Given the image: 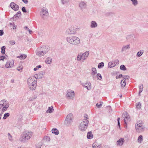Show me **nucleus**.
I'll return each instance as SVG.
<instances>
[{"label":"nucleus","mask_w":148,"mask_h":148,"mask_svg":"<svg viewBox=\"0 0 148 148\" xmlns=\"http://www.w3.org/2000/svg\"><path fill=\"white\" fill-rule=\"evenodd\" d=\"M34 76L29 77L27 80V84L29 89L31 90H35L37 86V80Z\"/></svg>","instance_id":"nucleus-1"},{"label":"nucleus","mask_w":148,"mask_h":148,"mask_svg":"<svg viewBox=\"0 0 148 148\" xmlns=\"http://www.w3.org/2000/svg\"><path fill=\"white\" fill-rule=\"evenodd\" d=\"M49 47L47 46H44L37 49L36 55L39 57L45 55L48 51Z\"/></svg>","instance_id":"nucleus-2"},{"label":"nucleus","mask_w":148,"mask_h":148,"mask_svg":"<svg viewBox=\"0 0 148 148\" xmlns=\"http://www.w3.org/2000/svg\"><path fill=\"white\" fill-rule=\"evenodd\" d=\"M67 41L70 44L76 45L80 43L79 38L75 36L68 37L66 38Z\"/></svg>","instance_id":"nucleus-3"},{"label":"nucleus","mask_w":148,"mask_h":148,"mask_svg":"<svg viewBox=\"0 0 148 148\" xmlns=\"http://www.w3.org/2000/svg\"><path fill=\"white\" fill-rule=\"evenodd\" d=\"M135 128L136 132L138 133L143 132L145 128L143 123L142 122L137 123L135 125Z\"/></svg>","instance_id":"nucleus-4"},{"label":"nucleus","mask_w":148,"mask_h":148,"mask_svg":"<svg viewBox=\"0 0 148 148\" xmlns=\"http://www.w3.org/2000/svg\"><path fill=\"white\" fill-rule=\"evenodd\" d=\"M32 136V133L29 132H24L21 135V140L22 142H25L26 140L29 139Z\"/></svg>","instance_id":"nucleus-5"},{"label":"nucleus","mask_w":148,"mask_h":148,"mask_svg":"<svg viewBox=\"0 0 148 148\" xmlns=\"http://www.w3.org/2000/svg\"><path fill=\"white\" fill-rule=\"evenodd\" d=\"M75 95L74 91L70 89L68 90L66 92V97L69 99H73Z\"/></svg>","instance_id":"nucleus-6"},{"label":"nucleus","mask_w":148,"mask_h":148,"mask_svg":"<svg viewBox=\"0 0 148 148\" xmlns=\"http://www.w3.org/2000/svg\"><path fill=\"white\" fill-rule=\"evenodd\" d=\"M123 116L124 119L125 123L127 124V123L130 120V118L128 114L126 112H125L123 114Z\"/></svg>","instance_id":"nucleus-7"},{"label":"nucleus","mask_w":148,"mask_h":148,"mask_svg":"<svg viewBox=\"0 0 148 148\" xmlns=\"http://www.w3.org/2000/svg\"><path fill=\"white\" fill-rule=\"evenodd\" d=\"M87 4L86 2L84 1H81L79 2V6L80 9L83 10L84 9L86 8Z\"/></svg>","instance_id":"nucleus-8"},{"label":"nucleus","mask_w":148,"mask_h":148,"mask_svg":"<svg viewBox=\"0 0 148 148\" xmlns=\"http://www.w3.org/2000/svg\"><path fill=\"white\" fill-rule=\"evenodd\" d=\"M42 16L44 18V16H47L49 15V13L48 11V10L47 8L45 7H43L42 9Z\"/></svg>","instance_id":"nucleus-9"},{"label":"nucleus","mask_w":148,"mask_h":148,"mask_svg":"<svg viewBox=\"0 0 148 148\" xmlns=\"http://www.w3.org/2000/svg\"><path fill=\"white\" fill-rule=\"evenodd\" d=\"M84 119L83 120L81 123L88 126L89 123V121L87 120L88 119V116L86 114H84Z\"/></svg>","instance_id":"nucleus-10"},{"label":"nucleus","mask_w":148,"mask_h":148,"mask_svg":"<svg viewBox=\"0 0 148 148\" xmlns=\"http://www.w3.org/2000/svg\"><path fill=\"white\" fill-rule=\"evenodd\" d=\"M10 6L11 8L15 11H17L19 9V7L18 5L14 2L11 3Z\"/></svg>","instance_id":"nucleus-11"},{"label":"nucleus","mask_w":148,"mask_h":148,"mask_svg":"<svg viewBox=\"0 0 148 148\" xmlns=\"http://www.w3.org/2000/svg\"><path fill=\"white\" fill-rule=\"evenodd\" d=\"M75 32V30L73 27H71L66 30V34H74Z\"/></svg>","instance_id":"nucleus-12"},{"label":"nucleus","mask_w":148,"mask_h":148,"mask_svg":"<svg viewBox=\"0 0 148 148\" xmlns=\"http://www.w3.org/2000/svg\"><path fill=\"white\" fill-rule=\"evenodd\" d=\"M14 64V62L13 60L8 61L6 63L5 66L7 68H11L12 67Z\"/></svg>","instance_id":"nucleus-13"},{"label":"nucleus","mask_w":148,"mask_h":148,"mask_svg":"<svg viewBox=\"0 0 148 148\" xmlns=\"http://www.w3.org/2000/svg\"><path fill=\"white\" fill-rule=\"evenodd\" d=\"M82 85L85 88H86L88 90H90L91 88V85L89 82H87L85 84H83Z\"/></svg>","instance_id":"nucleus-14"},{"label":"nucleus","mask_w":148,"mask_h":148,"mask_svg":"<svg viewBox=\"0 0 148 148\" xmlns=\"http://www.w3.org/2000/svg\"><path fill=\"white\" fill-rule=\"evenodd\" d=\"M87 125H85L83 124L80 123L79 127L80 130L82 131H84L87 129Z\"/></svg>","instance_id":"nucleus-15"},{"label":"nucleus","mask_w":148,"mask_h":148,"mask_svg":"<svg viewBox=\"0 0 148 148\" xmlns=\"http://www.w3.org/2000/svg\"><path fill=\"white\" fill-rule=\"evenodd\" d=\"M125 142V140L123 138H121L119 139L116 142V144L117 145L122 146Z\"/></svg>","instance_id":"nucleus-16"},{"label":"nucleus","mask_w":148,"mask_h":148,"mask_svg":"<svg viewBox=\"0 0 148 148\" xmlns=\"http://www.w3.org/2000/svg\"><path fill=\"white\" fill-rule=\"evenodd\" d=\"M44 74V73L43 71H40L38 73L36 74V76H34V77L36 79H39L40 78H41L43 76Z\"/></svg>","instance_id":"nucleus-17"},{"label":"nucleus","mask_w":148,"mask_h":148,"mask_svg":"<svg viewBox=\"0 0 148 148\" xmlns=\"http://www.w3.org/2000/svg\"><path fill=\"white\" fill-rule=\"evenodd\" d=\"M130 48V45H124L123 46L121 49V51L122 52L126 51L128 49Z\"/></svg>","instance_id":"nucleus-18"},{"label":"nucleus","mask_w":148,"mask_h":148,"mask_svg":"<svg viewBox=\"0 0 148 148\" xmlns=\"http://www.w3.org/2000/svg\"><path fill=\"white\" fill-rule=\"evenodd\" d=\"M98 24L94 21H92L90 23V27L92 28H95L97 27Z\"/></svg>","instance_id":"nucleus-19"},{"label":"nucleus","mask_w":148,"mask_h":148,"mask_svg":"<svg viewBox=\"0 0 148 148\" xmlns=\"http://www.w3.org/2000/svg\"><path fill=\"white\" fill-rule=\"evenodd\" d=\"M89 51H86L83 54H82V59L83 60H84L86 59L88 56L89 55Z\"/></svg>","instance_id":"nucleus-20"},{"label":"nucleus","mask_w":148,"mask_h":148,"mask_svg":"<svg viewBox=\"0 0 148 148\" xmlns=\"http://www.w3.org/2000/svg\"><path fill=\"white\" fill-rule=\"evenodd\" d=\"M97 73V70L95 68L93 67L92 68L91 75L94 78L95 77V75Z\"/></svg>","instance_id":"nucleus-21"},{"label":"nucleus","mask_w":148,"mask_h":148,"mask_svg":"<svg viewBox=\"0 0 148 148\" xmlns=\"http://www.w3.org/2000/svg\"><path fill=\"white\" fill-rule=\"evenodd\" d=\"M92 147L93 148H100L101 147V145L97 142H95L92 144Z\"/></svg>","instance_id":"nucleus-22"},{"label":"nucleus","mask_w":148,"mask_h":148,"mask_svg":"<svg viewBox=\"0 0 148 148\" xmlns=\"http://www.w3.org/2000/svg\"><path fill=\"white\" fill-rule=\"evenodd\" d=\"M52 59L50 57H48L45 60V62L47 64H51V63Z\"/></svg>","instance_id":"nucleus-23"},{"label":"nucleus","mask_w":148,"mask_h":148,"mask_svg":"<svg viewBox=\"0 0 148 148\" xmlns=\"http://www.w3.org/2000/svg\"><path fill=\"white\" fill-rule=\"evenodd\" d=\"M87 137L89 139H90L93 138V135L92 134L91 132H88Z\"/></svg>","instance_id":"nucleus-24"},{"label":"nucleus","mask_w":148,"mask_h":148,"mask_svg":"<svg viewBox=\"0 0 148 148\" xmlns=\"http://www.w3.org/2000/svg\"><path fill=\"white\" fill-rule=\"evenodd\" d=\"M52 132L53 134H55V135H58L59 134V132L58 130L56 128H53L52 130Z\"/></svg>","instance_id":"nucleus-25"},{"label":"nucleus","mask_w":148,"mask_h":148,"mask_svg":"<svg viewBox=\"0 0 148 148\" xmlns=\"http://www.w3.org/2000/svg\"><path fill=\"white\" fill-rule=\"evenodd\" d=\"M53 107L51 106V107H49L48 110L47 111V112L48 113H51L53 112Z\"/></svg>","instance_id":"nucleus-26"},{"label":"nucleus","mask_w":148,"mask_h":148,"mask_svg":"<svg viewBox=\"0 0 148 148\" xmlns=\"http://www.w3.org/2000/svg\"><path fill=\"white\" fill-rule=\"evenodd\" d=\"M73 115L72 114H68L66 116V119L65 120H72V118Z\"/></svg>","instance_id":"nucleus-27"},{"label":"nucleus","mask_w":148,"mask_h":148,"mask_svg":"<svg viewBox=\"0 0 148 148\" xmlns=\"http://www.w3.org/2000/svg\"><path fill=\"white\" fill-rule=\"evenodd\" d=\"M72 120H66L64 121V124L67 126H69L72 122Z\"/></svg>","instance_id":"nucleus-28"},{"label":"nucleus","mask_w":148,"mask_h":148,"mask_svg":"<svg viewBox=\"0 0 148 148\" xmlns=\"http://www.w3.org/2000/svg\"><path fill=\"white\" fill-rule=\"evenodd\" d=\"M108 67L109 68H111L114 67L115 66V65L113 61L110 62L108 63Z\"/></svg>","instance_id":"nucleus-29"},{"label":"nucleus","mask_w":148,"mask_h":148,"mask_svg":"<svg viewBox=\"0 0 148 148\" xmlns=\"http://www.w3.org/2000/svg\"><path fill=\"white\" fill-rule=\"evenodd\" d=\"M132 1V4L136 6L138 4V1L137 0H130Z\"/></svg>","instance_id":"nucleus-30"},{"label":"nucleus","mask_w":148,"mask_h":148,"mask_svg":"<svg viewBox=\"0 0 148 148\" xmlns=\"http://www.w3.org/2000/svg\"><path fill=\"white\" fill-rule=\"evenodd\" d=\"M143 86L142 84H141L139 86V95H140V94L141 93L143 90Z\"/></svg>","instance_id":"nucleus-31"},{"label":"nucleus","mask_w":148,"mask_h":148,"mask_svg":"<svg viewBox=\"0 0 148 148\" xmlns=\"http://www.w3.org/2000/svg\"><path fill=\"white\" fill-rule=\"evenodd\" d=\"M121 84L122 87H124L126 84V82L125 80H123L121 81Z\"/></svg>","instance_id":"nucleus-32"},{"label":"nucleus","mask_w":148,"mask_h":148,"mask_svg":"<svg viewBox=\"0 0 148 148\" xmlns=\"http://www.w3.org/2000/svg\"><path fill=\"white\" fill-rule=\"evenodd\" d=\"M82 55L80 54H79L77 56V57L76 59L78 61H79L81 60L82 59Z\"/></svg>","instance_id":"nucleus-33"},{"label":"nucleus","mask_w":148,"mask_h":148,"mask_svg":"<svg viewBox=\"0 0 148 148\" xmlns=\"http://www.w3.org/2000/svg\"><path fill=\"white\" fill-rule=\"evenodd\" d=\"M10 116V114L8 113H5L4 115V116L3 118V119L5 120L8 117Z\"/></svg>","instance_id":"nucleus-34"},{"label":"nucleus","mask_w":148,"mask_h":148,"mask_svg":"<svg viewBox=\"0 0 148 148\" xmlns=\"http://www.w3.org/2000/svg\"><path fill=\"white\" fill-rule=\"evenodd\" d=\"M143 140V136L142 135H140L138 139V143H141Z\"/></svg>","instance_id":"nucleus-35"},{"label":"nucleus","mask_w":148,"mask_h":148,"mask_svg":"<svg viewBox=\"0 0 148 148\" xmlns=\"http://www.w3.org/2000/svg\"><path fill=\"white\" fill-rule=\"evenodd\" d=\"M26 57L27 56L25 55H23L19 56H18L17 57L22 60L25 59L26 58Z\"/></svg>","instance_id":"nucleus-36"},{"label":"nucleus","mask_w":148,"mask_h":148,"mask_svg":"<svg viewBox=\"0 0 148 148\" xmlns=\"http://www.w3.org/2000/svg\"><path fill=\"white\" fill-rule=\"evenodd\" d=\"M21 15V13L20 11H18L17 12V13L16 15H15L13 17V18H14V17H16L17 18H18Z\"/></svg>","instance_id":"nucleus-37"},{"label":"nucleus","mask_w":148,"mask_h":148,"mask_svg":"<svg viewBox=\"0 0 148 148\" xmlns=\"http://www.w3.org/2000/svg\"><path fill=\"white\" fill-rule=\"evenodd\" d=\"M104 63L103 62H101L98 64V67L99 68H101L104 66Z\"/></svg>","instance_id":"nucleus-38"},{"label":"nucleus","mask_w":148,"mask_h":148,"mask_svg":"<svg viewBox=\"0 0 148 148\" xmlns=\"http://www.w3.org/2000/svg\"><path fill=\"white\" fill-rule=\"evenodd\" d=\"M120 69L121 70L123 71H125L126 70V68L124 65H121L120 66Z\"/></svg>","instance_id":"nucleus-39"},{"label":"nucleus","mask_w":148,"mask_h":148,"mask_svg":"<svg viewBox=\"0 0 148 148\" xmlns=\"http://www.w3.org/2000/svg\"><path fill=\"white\" fill-rule=\"evenodd\" d=\"M5 46H3L1 48V52L2 54H4L5 53Z\"/></svg>","instance_id":"nucleus-40"},{"label":"nucleus","mask_w":148,"mask_h":148,"mask_svg":"<svg viewBox=\"0 0 148 148\" xmlns=\"http://www.w3.org/2000/svg\"><path fill=\"white\" fill-rule=\"evenodd\" d=\"M142 51L140 50L137 53V56L138 57H140L143 54V52H142Z\"/></svg>","instance_id":"nucleus-41"},{"label":"nucleus","mask_w":148,"mask_h":148,"mask_svg":"<svg viewBox=\"0 0 148 148\" xmlns=\"http://www.w3.org/2000/svg\"><path fill=\"white\" fill-rule=\"evenodd\" d=\"M141 103L140 102H139L138 103H136V107L137 108L140 109L141 108Z\"/></svg>","instance_id":"nucleus-42"},{"label":"nucleus","mask_w":148,"mask_h":148,"mask_svg":"<svg viewBox=\"0 0 148 148\" xmlns=\"http://www.w3.org/2000/svg\"><path fill=\"white\" fill-rule=\"evenodd\" d=\"M97 77L98 79L101 80L102 79V76L100 73H98L97 75Z\"/></svg>","instance_id":"nucleus-43"},{"label":"nucleus","mask_w":148,"mask_h":148,"mask_svg":"<svg viewBox=\"0 0 148 148\" xmlns=\"http://www.w3.org/2000/svg\"><path fill=\"white\" fill-rule=\"evenodd\" d=\"M42 144L41 143H38L36 146V148H41Z\"/></svg>","instance_id":"nucleus-44"},{"label":"nucleus","mask_w":148,"mask_h":148,"mask_svg":"<svg viewBox=\"0 0 148 148\" xmlns=\"http://www.w3.org/2000/svg\"><path fill=\"white\" fill-rule=\"evenodd\" d=\"M8 138L11 141L12 140V136L11 135L10 133H8Z\"/></svg>","instance_id":"nucleus-45"},{"label":"nucleus","mask_w":148,"mask_h":148,"mask_svg":"<svg viewBox=\"0 0 148 148\" xmlns=\"http://www.w3.org/2000/svg\"><path fill=\"white\" fill-rule=\"evenodd\" d=\"M102 103V102H101V103L99 104L98 103H97L96 104V106L98 108H100L101 107Z\"/></svg>","instance_id":"nucleus-46"},{"label":"nucleus","mask_w":148,"mask_h":148,"mask_svg":"<svg viewBox=\"0 0 148 148\" xmlns=\"http://www.w3.org/2000/svg\"><path fill=\"white\" fill-rule=\"evenodd\" d=\"M123 78L124 79H128L130 78V76L128 75H125L123 76Z\"/></svg>","instance_id":"nucleus-47"},{"label":"nucleus","mask_w":148,"mask_h":148,"mask_svg":"<svg viewBox=\"0 0 148 148\" xmlns=\"http://www.w3.org/2000/svg\"><path fill=\"white\" fill-rule=\"evenodd\" d=\"M10 43L11 45H14L15 43V41L13 40H12L10 41Z\"/></svg>","instance_id":"nucleus-48"},{"label":"nucleus","mask_w":148,"mask_h":148,"mask_svg":"<svg viewBox=\"0 0 148 148\" xmlns=\"http://www.w3.org/2000/svg\"><path fill=\"white\" fill-rule=\"evenodd\" d=\"M119 60H115L113 61L114 63V64L115 65V66L116 65V64H118V63L119 62Z\"/></svg>","instance_id":"nucleus-49"},{"label":"nucleus","mask_w":148,"mask_h":148,"mask_svg":"<svg viewBox=\"0 0 148 148\" xmlns=\"http://www.w3.org/2000/svg\"><path fill=\"white\" fill-rule=\"evenodd\" d=\"M22 10L23 12L26 13L27 12V11L25 7H23L22 8Z\"/></svg>","instance_id":"nucleus-50"},{"label":"nucleus","mask_w":148,"mask_h":148,"mask_svg":"<svg viewBox=\"0 0 148 148\" xmlns=\"http://www.w3.org/2000/svg\"><path fill=\"white\" fill-rule=\"evenodd\" d=\"M23 69V66H20L18 67L17 69L18 71H20V70H22Z\"/></svg>","instance_id":"nucleus-51"},{"label":"nucleus","mask_w":148,"mask_h":148,"mask_svg":"<svg viewBox=\"0 0 148 148\" xmlns=\"http://www.w3.org/2000/svg\"><path fill=\"white\" fill-rule=\"evenodd\" d=\"M9 104L8 103H7L6 105H5V106L3 107L4 108H5L6 109H7L9 107Z\"/></svg>","instance_id":"nucleus-52"},{"label":"nucleus","mask_w":148,"mask_h":148,"mask_svg":"<svg viewBox=\"0 0 148 148\" xmlns=\"http://www.w3.org/2000/svg\"><path fill=\"white\" fill-rule=\"evenodd\" d=\"M5 57L4 56H1L0 57V60H4Z\"/></svg>","instance_id":"nucleus-53"},{"label":"nucleus","mask_w":148,"mask_h":148,"mask_svg":"<svg viewBox=\"0 0 148 148\" xmlns=\"http://www.w3.org/2000/svg\"><path fill=\"white\" fill-rule=\"evenodd\" d=\"M37 96L36 95H34L32 97V99H31V100H33L37 98Z\"/></svg>","instance_id":"nucleus-54"},{"label":"nucleus","mask_w":148,"mask_h":148,"mask_svg":"<svg viewBox=\"0 0 148 148\" xmlns=\"http://www.w3.org/2000/svg\"><path fill=\"white\" fill-rule=\"evenodd\" d=\"M3 30H0V36H1L3 35Z\"/></svg>","instance_id":"nucleus-55"},{"label":"nucleus","mask_w":148,"mask_h":148,"mask_svg":"<svg viewBox=\"0 0 148 148\" xmlns=\"http://www.w3.org/2000/svg\"><path fill=\"white\" fill-rule=\"evenodd\" d=\"M7 109H6L5 108H3L2 109V113H3V112L5 111Z\"/></svg>","instance_id":"nucleus-56"},{"label":"nucleus","mask_w":148,"mask_h":148,"mask_svg":"<svg viewBox=\"0 0 148 148\" xmlns=\"http://www.w3.org/2000/svg\"><path fill=\"white\" fill-rule=\"evenodd\" d=\"M23 2L25 3L26 4L28 3L27 0H22Z\"/></svg>","instance_id":"nucleus-57"},{"label":"nucleus","mask_w":148,"mask_h":148,"mask_svg":"<svg viewBox=\"0 0 148 148\" xmlns=\"http://www.w3.org/2000/svg\"><path fill=\"white\" fill-rule=\"evenodd\" d=\"M24 28L25 30H27V31H28V30L29 29V28H28V27L27 26H25L24 27Z\"/></svg>","instance_id":"nucleus-58"},{"label":"nucleus","mask_w":148,"mask_h":148,"mask_svg":"<svg viewBox=\"0 0 148 148\" xmlns=\"http://www.w3.org/2000/svg\"><path fill=\"white\" fill-rule=\"evenodd\" d=\"M47 140H48V141H49L50 140V138L48 136H46L45 138Z\"/></svg>","instance_id":"nucleus-59"},{"label":"nucleus","mask_w":148,"mask_h":148,"mask_svg":"<svg viewBox=\"0 0 148 148\" xmlns=\"http://www.w3.org/2000/svg\"><path fill=\"white\" fill-rule=\"evenodd\" d=\"M36 67H37V68L38 69V68H41V66L40 65H38L36 66Z\"/></svg>","instance_id":"nucleus-60"},{"label":"nucleus","mask_w":148,"mask_h":148,"mask_svg":"<svg viewBox=\"0 0 148 148\" xmlns=\"http://www.w3.org/2000/svg\"><path fill=\"white\" fill-rule=\"evenodd\" d=\"M62 4V5H64L65 3V1H61Z\"/></svg>","instance_id":"nucleus-61"},{"label":"nucleus","mask_w":148,"mask_h":148,"mask_svg":"<svg viewBox=\"0 0 148 148\" xmlns=\"http://www.w3.org/2000/svg\"><path fill=\"white\" fill-rule=\"evenodd\" d=\"M3 106V104H1L0 103V109H1V108Z\"/></svg>","instance_id":"nucleus-62"},{"label":"nucleus","mask_w":148,"mask_h":148,"mask_svg":"<svg viewBox=\"0 0 148 148\" xmlns=\"http://www.w3.org/2000/svg\"><path fill=\"white\" fill-rule=\"evenodd\" d=\"M28 31L29 32L30 34H31L32 33V31L29 29L28 30Z\"/></svg>","instance_id":"nucleus-63"},{"label":"nucleus","mask_w":148,"mask_h":148,"mask_svg":"<svg viewBox=\"0 0 148 148\" xmlns=\"http://www.w3.org/2000/svg\"><path fill=\"white\" fill-rule=\"evenodd\" d=\"M2 101L3 103V104H4L5 102H6V101L5 99L2 100Z\"/></svg>","instance_id":"nucleus-64"}]
</instances>
